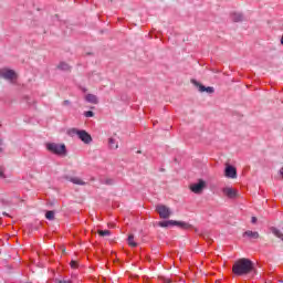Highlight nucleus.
Returning a JSON list of instances; mask_svg holds the SVG:
<instances>
[{"instance_id":"obj_1","label":"nucleus","mask_w":283,"mask_h":283,"mask_svg":"<svg viewBox=\"0 0 283 283\" xmlns=\"http://www.w3.org/2000/svg\"><path fill=\"white\" fill-rule=\"evenodd\" d=\"M253 270V261L247 258L239 259L232 266V273H234V275H249Z\"/></svg>"},{"instance_id":"obj_2","label":"nucleus","mask_w":283,"mask_h":283,"mask_svg":"<svg viewBox=\"0 0 283 283\" xmlns=\"http://www.w3.org/2000/svg\"><path fill=\"white\" fill-rule=\"evenodd\" d=\"M69 136H77V138L80 140H82V143H84V145H91L92 144V135H90V133H87L86 130L83 129H78V128H71L67 130Z\"/></svg>"},{"instance_id":"obj_3","label":"nucleus","mask_w":283,"mask_h":283,"mask_svg":"<svg viewBox=\"0 0 283 283\" xmlns=\"http://www.w3.org/2000/svg\"><path fill=\"white\" fill-rule=\"evenodd\" d=\"M46 149L55 156H67V148L65 144L49 143L46 144Z\"/></svg>"},{"instance_id":"obj_4","label":"nucleus","mask_w":283,"mask_h":283,"mask_svg":"<svg viewBox=\"0 0 283 283\" xmlns=\"http://www.w3.org/2000/svg\"><path fill=\"white\" fill-rule=\"evenodd\" d=\"M158 226L161 228H167L172 226V227H179L180 229H191V224L185 221H174V220L160 221Z\"/></svg>"},{"instance_id":"obj_5","label":"nucleus","mask_w":283,"mask_h":283,"mask_svg":"<svg viewBox=\"0 0 283 283\" xmlns=\"http://www.w3.org/2000/svg\"><path fill=\"white\" fill-rule=\"evenodd\" d=\"M207 188V181L199 179L197 184H191L189 186L190 191H192V193H202V191H205V189Z\"/></svg>"},{"instance_id":"obj_6","label":"nucleus","mask_w":283,"mask_h":283,"mask_svg":"<svg viewBox=\"0 0 283 283\" xmlns=\"http://www.w3.org/2000/svg\"><path fill=\"white\" fill-rule=\"evenodd\" d=\"M157 213H159V218L167 220L171 217V209L165 205H159L156 207Z\"/></svg>"},{"instance_id":"obj_7","label":"nucleus","mask_w":283,"mask_h":283,"mask_svg":"<svg viewBox=\"0 0 283 283\" xmlns=\"http://www.w3.org/2000/svg\"><path fill=\"white\" fill-rule=\"evenodd\" d=\"M0 78H4V81H14V78H17V72L10 69H1Z\"/></svg>"},{"instance_id":"obj_8","label":"nucleus","mask_w":283,"mask_h":283,"mask_svg":"<svg viewBox=\"0 0 283 283\" xmlns=\"http://www.w3.org/2000/svg\"><path fill=\"white\" fill-rule=\"evenodd\" d=\"M191 83L195 84V86L199 88V92H207V94H213V92H216V90H213V87H211V86L206 87L205 85H202L201 83H199L196 80H192Z\"/></svg>"},{"instance_id":"obj_9","label":"nucleus","mask_w":283,"mask_h":283,"mask_svg":"<svg viewBox=\"0 0 283 283\" xmlns=\"http://www.w3.org/2000/svg\"><path fill=\"white\" fill-rule=\"evenodd\" d=\"M226 177L227 178H238V170L233 166L226 167Z\"/></svg>"},{"instance_id":"obj_10","label":"nucleus","mask_w":283,"mask_h":283,"mask_svg":"<svg viewBox=\"0 0 283 283\" xmlns=\"http://www.w3.org/2000/svg\"><path fill=\"white\" fill-rule=\"evenodd\" d=\"M223 193L227 198H235L238 196V191L231 187L223 188Z\"/></svg>"},{"instance_id":"obj_11","label":"nucleus","mask_w":283,"mask_h":283,"mask_svg":"<svg viewBox=\"0 0 283 283\" xmlns=\"http://www.w3.org/2000/svg\"><path fill=\"white\" fill-rule=\"evenodd\" d=\"M243 235H247V238H250L251 240H258V238H260V233L258 231L251 230L245 231Z\"/></svg>"},{"instance_id":"obj_12","label":"nucleus","mask_w":283,"mask_h":283,"mask_svg":"<svg viewBox=\"0 0 283 283\" xmlns=\"http://www.w3.org/2000/svg\"><path fill=\"white\" fill-rule=\"evenodd\" d=\"M56 67H57V70H61L62 72H70V70H72V66H70V64H67L65 62H60Z\"/></svg>"},{"instance_id":"obj_13","label":"nucleus","mask_w":283,"mask_h":283,"mask_svg":"<svg viewBox=\"0 0 283 283\" xmlns=\"http://www.w3.org/2000/svg\"><path fill=\"white\" fill-rule=\"evenodd\" d=\"M85 98H86L87 103H93V105L98 104V97H96V95H94V94H87Z\"/></svg>"},{"instance_id":"obj_14","label":"nucleus","mask_w":283,"mask_h":283,"mask_svg":"<svg viewBox=\"0 0 283 283\" xmlns=\"http://www.w3.org/2000/svg\"><path fill=\"white\" fill-rule=\"evenodd\" d=\"M232 21H234V23H240V21H244V15H242V13H233Z\"/></svg>"},{"instance_id":"obj_15","label":"nucleus","mask_w":283,"mask_h":283,"mask_svg":"<svg viewBox=\"0 0 283 283\" xmlns=\"http://www.w3.org/2000/svg\"><path fill=\"white\" fill-rule=\"evenodd\" d=\"M69 181L73 182V185H81V186L85 185V181H83L78 177H71V178H69Z\"/></svg>"},{"instance_id":"obj_16","label":"nucleus","mask_w":283,"mask_h":283,"mask_svg":"<svg viewBox=\"0 0 283 283\" xmlns=\"http://www.w3.org/2000/svg\"><path fill=\"white\" fill-rule=\"evenodd\" d=\"M108 145L111 149H118V143H116V139H114L113 137L108 139Z\"/></svg>"},{"instance_id":"obj_17","label":"nucleus","mask_w":283,"mask_h":283,"mask_svg":"<svg viewBox=\"0 0 283 283\" xmlns=\"http://www.w3.org/2000/svg\"><path fill=\"white\" fill-rule=\"evenodd\" d=\"M127 240H128V244L130 247H133V248L138 247V243L136 241H134V234H129Z\"/></svg>"},{"instance_id":"obj_18","label":"nucleus","mask_w":283,"mask_h":283,"mask_svg":"<svg viewBox=\"0 0 283 283\" xmlns=\"http://www.w3.org/2000/svg\"><path fill=\"white\" fill-rule=\"evenodd\" d=\"M97 233H98V235H101V238L112 235V231H109V230H98Z\"/></svg>"},{"instance_id":"obj_19","label":"nucleus","mask_w":283,"mask_h":283,"mask_svg":"<svg viewBox=\"0 0 283 283\" xmlns=\"http://www.w3.org/2000/svg\"><path fill=\"white\" fill-rule=\"evenodd\" d=\"M54 216H55V213L52 210L46 211V213H45L46 220H54Z\"/></svg>"},{"instance_id":"obj_20","label":"nucleus","mask_w":283,"mask_h":283,"mask_svg":"<svg viewBox=\"0 0 283 283\" xmlns=\"http://www.w3.org/2000/svg\"><path fill=\"white\" fill-rule=\"evenodd\" d=\"M8 176H6V168L0 167V180H6Z\"/></svg>"},{"instance_id":"obj_21","label":"nucleus","mask_w":283,"mask_h":283,"mask_svg":"<svg viewBox=\"0 0 283 283\" xmlns=\"http://www.w3.org/2000/svg\"><path fill=\"white\" fill-rule=\"evenodd\" d=\"M70 265H71V269H78V261L72 260Z\"/></svg>"},{"instance_id":"obj_22","label":"nucleus","mask_w":283,"mask_h":283,"mask_svg":"<svg viewBox=\"0 0 283 283\" xmlns=\"http://www.w3.org/2000/svg\"><path fill=\"white\" fill-rule=\"evenodd\" d=\"M84 116H86V118H92V117H94V112L87 111L84 113Z\"/></svg>"},{"instance_id":"obj_23","label":"nucleus","mask_w":283,"mask_h":283,"mask_svg":"<svg viewBox=\"0 0 283 283\" xmlns=\"http://www.w3.org/2000/svg\"><path fill=\"white\" fill-rule=\"evenodd\" d=\"M55 283H72V281H70V280H59V279H56V280H55Z\"/></svg>"},{"instance_id":"obj_24","label":"nucleus","mask_w":283,"mask_h":283,"mask_svg":"<svg viewBox=\"0 0 283 283\" xmlns=\"http://www.w3.org/2000/svg\"><path fill=\"white\" fill-rule=\"evenodd\" d=\"M251 222H252V224H255V222H258V218L256 217H252Z\"/></svg>"},{"instance_id":"obj_25","label":"nucleus","mask_w":283,"mask_h":283,"mask_svg":"<svg viewBox=\"0 0 283 283\" xmlns=\"http://www.w3.org/2000/svg\"><path fill=\"white\" fill-rule=\"evenodd\" d=\"M63 105H64V106L70 105V99H65V101L63 102Z\"/></svg>"},{"instance_id":"obj_26","label":"nucleus","mask_w":283,"mask_h":283,"mask_svg":"<svg viewBox=\"0 0 283 283\" xmlns=\"http://www.w3.org/2000/svg\"><path fill=\"white\" fill-rule=\"evenodd\" d=\"M164 283H171V279H164Z\"/></svg>"},{"instance_id":"obj_27","label":"nucleus","mask_w":283,"mask_h":283,"mask_svg":"<svg viewBox=\"0 0 283 283\" xmlns=\"http://www.w3.org/2000/svg\"><path fill=\"white\" fill-rule=\"evenodd\" d=\"M280 174L281 176H283V167L280 169Z\"/></svg>"}]
</instances>
